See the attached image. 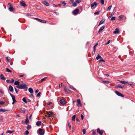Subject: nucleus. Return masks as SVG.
<instances>
[{"mask_svg": "<svg viewBox=\"0 0 135 135\" xmlns=\"http://www.w3.org/2000/svg\"><path fill=\"white\" fill-rule=\"evenodd\" d=\"M99 12L98 11L95 12L94 13L95 15H98L99 14Z\"/></svg>", "mask_w": 135, "mask_h": 135, "instance_id": "obj_48", "label": "nucleus"}, {"mask_svg": "<svg viewBox=\"0 0 135 135\" xmlns=\"http://www.w3.org/2000/svg\"><path fill=\"white\" fill-rule=\"evenodd\" d=\"M9 89L11 92H12L13 90V88L12 86L11 85H9Z\"/></svg>", "mask_w": 135, "mask_h": 135, "instance_id": "obj_19", "label": "nucleus"}, {"mask_svg": "<svg viewBox=\"0 0 135 135\" xmlns=\"http://www.w3.org/2000/svg\"><path fill=\"white\" fill-rule=\"evenodd\" d=\"M119 81L121 83L124 84H127L128 83L127 81H124L119 80Z\"/></svg>", "mask_w": 135, "mask_h": 135, "instance_id": "obj_16", "label": "nucleus"}, {"mask_svg": "<svg viewBox=\"0 0 135 135\" xmlns=\"http://www.w3.org/2000/svg\"><path fill=\"white\" fill-rule=\"evenodd\" d=\"M22 100L26 103H27V102L26 101V100L25 98H23Z\"/></svg>", "mask_w": 135, "mask_h": 135, "instance_id": "obj_32", "label": "nucleus"}, {"mask_svg": "<svg viewBox=\"0 0 135 135\" xmlns=\"http://www.w3.org/2000/svg\"><path fill=\"white\" fill-rule=\"evenodd\" d=\"M14 81V79H12L11 80V83H13Z\"/></svg>", "mask_w": 135, "mask_h": 135, "instance_id": "obj_54", "label": "nucleus"}, {"mask_svg": "<svg viewBox=\"0 0 135 135\" xmlns=\"http://www.w3.org/2000/svg\"><path fill=\"white\" fill-rule=\"evenodd\" d=\"M110 42V40H109L108 42H107L106 43V44H109Z\"/></svg>", "mask_w": 135, "mask_h": 135, "instance_id": "obj_58", "label": "nucleus"}, {"mask_svg": "<svg viewBox=\"0 0 135 135\" xmlns=\"http://www.w3.org/2000/svg\"><path fill=\"white\" fill-rule=\"evenodd\" d=\"M114 14V12H112L111 14L110 15V16H109L108 18H111L112 16Z\"/></svg>", "mask_w": 135, "mask_h": 135, "instance_id": "obj_34", "label": "nucleus"}, {"mask_svg": "<svg viewBox=\"0 0 135 135\" xmlns=\"http://www.w3.org/2000/svg\"><path fill=\"white\" fill-rule=\"evenodd\" d=\"M20 110L23 114H25V113L26 109L24 108L21 109Z\"/></svg>", "mask_w": 135, "mask_h": 135, "instance_id": "obj_22", "label": "nucleus"}, {"mask_svg": "<svg viewBox=\"0 0 135 135\" xmlns=\"http://www.w3.org/2000/svg\"><path fill=\"white\" fill-rule=\"evenodd\" d=\"M6 82L8 83H11V80H6Z\"/></svg>", "mask_w": 135, "mask_h": 135, "instance_id": "obj_51", "label": "nucleus"}, {"mask_svg": "<svg viewBox=\"0 0 135 135\" xmlns=\"http://www.w3.org/2000/svg\"><path fill=\"white\" fill-rule=\"evenodd\" d=\"M25 123L26 124H28L29 123V121L28 120V118L27 117V116L26 119L25 121Z\"/></svg>", "mask_w": 135, "mask_h": 135, "instance_id": "obj_12", "label": "nucleus"}, {"mask_svg": "<svg viewBox=\"0 0 135 135\" xmlns=\"http://www.w3.org/2000/svg\"><path fill=\"white\" fill-rule=\"evenodd\" d=\"M117 87L119 88H123L124 87V86L119 84L118 85Z\"/></svg>", "mask_w": 135, "mask_h": 135, "instance_id": "obj_27", "label": "nucleus"}, {"mask_svg": "<svg viewBox=\"0 0 135 135\" xmlns=\"http://www.w3.org/2000/svg\"><path fill=\"white\" fill-rule=\"evenodd\" d=\"M43 3L45 5L47 6H49V3L46 1H44L43 2Z\"/></svg>", "mask_w": 135, "mask_h": 135, "instance_id": "obj_11", "label": "nucleus"}, {"mask_svg": "<svg viewBox=\"0 0 135 135\" xmlns=\"http://www.w3.org/2000/svg\"><path fill=\"white\" fill-rule=\"evenodd\" d=\"M1 78L3 80H5L6 79L4 77L3 75L2 74L1 75Z\"/></svg>", "mask_w": 135, "mask_h": 135, "instance_id": "obj_23", "label": "nucleus"}, {"mask_svg": "<svg viewBox=\"0 0 135 135\" xmlns=\"http://www.w3.org/2000/svg\"><path fill=\"white\" fill-rule=\"evenodd\" d=\"M10 95H11V97L12 98L13 97V96H15L12 95L11 93H10Z\"/></svg>", "mask_w": 135, "mask_h": 135, "instance_id": "obj_62", "label": "nucleus"}, {"mask_svg": "<svg viewBox=\"0 0 135 135\" xmlns=\"http://www.w3.org/2000/svg\"><path fill=\"white\" fill-rule=\"evenodd\" d=\"M97 5V3L96 2H94L93 3L91 4V7L92 8L94 6H96Z\"/></svg>", "mask_w": 135, "mask_h": 135, "instance_id": "obj_13", "label": "nucleus"}, {"mask_svg": "<svg viewBox=\"0 0 135 135\" xmlns=\"http://www.w3.org/2000/svg\"><path fill=\"white\" fill-rule=\"evenodd\" d=\"M41 121H38L36 122V124L37 126H39L41 124Z\"/></svg>", "mask_w": 135, "mask_h": 135, "instance_id": "obj_24", "label": "nucleus"}, {"mask_svg": "<svg viewBox=\"0 0 135 135\" xmlns=\"http://www.w3.org/2000/svg\"><path fill=\"white\" fill-rule=\"evenodd\" d=\"M25 74H22V75H19V76L20 77H23V76H25Z\"/></svg>", "mask_w": 135, "mask_h": 135, "instance_id": "obj_59", "label": "nucleus"}, {"mask_svg": "<svg viewBox=\"0 0 135 135\" xmlns=\"http://www.w3.org/2000/svg\"><path fill=\"white\" fill-rule=\"evenodd\" d=\"M12 98L13 100L12 104H14V103L15 102H17V101L15 100V96H13V97H12Z\"/></svg>", "mask_w": 135, "mask_h": 135, "instance_id": "obj_14", "label": "nucleus"}, {"mask_svg": "<svg viewBox=\"0 0 135 135\" xmlns=\"http://www.w3.org/2000/svg\"><path fill=\"white\" fill-rule=\"evenodd\" d=\"M39 90L38 89H37L36 90L35 92L36 93H37L38 92Z\"/></svg>", "mask_w": 135, "mask_h": 135, "instance_id": "obj_63", "label": "nucleus"}, {"mask_svg": "<svg viewBox=\"0 0 135 135\" xmlns=\"http://www.w3.org/2000/svg\"><path fill=\"white\" fill-rule=\"evenodd\" d=\"M77 101L78 103L77 106L78 107H81L82 106L81 104V103L80 99H78L77 100Z\"/></svg>", "mask_w": 135, "mask_h": 135, "instance_id": "obj_5", "label": "nucleus"}, {"mask_svg": "<svg viewBox=\"0 0 135 135\" xmlns=\"http://www.w3.org/2000/svg\"><path fill=\"white\" fill-rule=\"evenodd\" d=\"M35 18L37 20H38L39 22H41L42 23H45L46 22L45 20H43L41 19H40L37 18Z\"/></svg>", "mask_w": 135, "mask_h": 135, "instance_id": "obj_10", "label": "nucleus"}, {"mask_svg": "<svg viewBox=\"0 0 135 135\" xmlns=\"http://www.w3.org/2000/svg\"><path fill=\"white\" fill-rule=\"evenodd\" d=\"M81 119L82 120H83V118H84V116L83 115H82V114H81Z\"/></svg>", "mask_w": 135, "mask_h": 135, "instance_id": "obj_55", "label": "nucleus"}, {"mask_svg": "<svg viewBox=\"0 0 135 135\" xmlns=\"http://www.w3.org/2000/svg\"><path fill=\"white\" fill-rule=\"evenodd\" d=\"M97 132L100 135H102L103 134L104 131L103 130H100L99 128H98L97 129Z\"/></svg>", "mask_w": 135, "mask_h": 135, "instance_id": "obj_6", "label": "nucleus"}, {"mask_svg": "<svg viewBox=\"0 0 135 135\" xmlns=\"http://www.w3.org/2000/svg\"><path fill=\"white\" fill-rule=\"evenodd\" d=\"M98 44V43H97L94 46V48H95L97 46Z\"/></svg>", "mask_w": 135, "mask_h": 135, "instance_id": "obj_61", "label": "nucleus"}, {"mask_svg": "<svg viewBox=\"0 0 135 135\" xmlns=\"http://www.w3.org/2000/svg\"><path fill=\"white\" fill-rule=\"evenodd\" d=\"M61 3L63 6H65L66 4V3H65V2L63 1H61Z\"/></svg>", "mask_w": 135, "mask_h": 135, "instance_id": "obj_30", "label": "nucleus"}, {"mask_svg": "<svg viewBox=\"0 0 135 135\" xmlns=\"http://www.w3.org/2000/svg\"><path fill=\"white\" fill-rule=\"evenodd\" d=\"M96 134V132H95L93 131V135L95 134Z\"/></svg>", "mask_w": 135, "mask_h": 135, "instance_id": "obj_64", "label": "nucleus"}, {"mask_svg": "<svg viewBox=\"0 0 135 135\" xmlns=\"http://www.w3.org/2000/svg\"><path fill=\"white\" fill-rule=\"evenodd\" d=\"M105 19H102V20H101L99 22V26L103 24L104 22L105 21Z\"/></svg>", "mask_w": 135, "mask_h": 135, "instance_id": "obj_17", "label": "nucleus"}, {"mask_svg": "<svg viewBox=\"0 0 135 135\" xmlns=\"http://www.w3.org/2000/svg\"><path fill=\"white\" fill-rule=\"evenodd\" d=\"M6 58L7 59V61L8 62H10V61H11V59L10 58H9V57H6Z\"/></svg>", "mask_w": 135, "mask_h": 135, "instance_id": "obj_39", "label": "nucleus"}, {"mask_svg": "<svg viewBox=\"0 0 135 135\" xmlns=\"http://www.w3.org/2000/svg\"><path fill=\"white\" fill-rule=\"evenodd\" d=\"M64 90H65V91L66 92L69 93L70 92V90H69L68 89L66 88H65Z\"/></svg>", "mask_w": 135, "mask_h": 135, "instance_id": "obj_31", "label": "nucleus"}, {"mask_svg": "<svg viewBox=\"0 0 135 135\" xmlns=\"http://www.w3.org/2000/svg\"><path fill=\"white\" fill-rule=\"evenodd\" d=\"M74 2V0H70L69 3L70 4H71L72 3H73Z\"/></svg>", "mask_w": 135, "mask_h": 135, "instance_id": "obj_52", "label": "nucleus"}, {"mask_svg": "<svg viewBox=\"0 0 135 135\" xmlns=\"http://www.w3.org/2000/svg\"><path fill=\"white\" fill-rule=\"evenodd\" d=\"M28 90L31 93H32L33 92V89L31 88H29L28 89Z\"/></svg>", "mask_w": 135, "mask_h": 135, "instance_id": "obj_20", "label": "nucleus"}, {"mask_svg": "<svg viewBox=\"0 0 135 135\" xmlns=\"http://www.w3.org/2000/svg\"><path fill=\"white\" fill-rule=\"evenodd\" d=\"M101 56H100L99 54L97 55V57H96V59L97 60H98L99 59L101 58Z\"/></svg>", "mask_w": 135, "mask_h": 135, "instance_id": "obj_29", "label": "nucleus"}, {"mask_svg": "<svg viewBox=\"0 0 135 135\" xmlns=\"http://www.w3.org/2000/svg\"><path fill=\"white\" fill-rule=\"evenodd\" d=\"M52 103V102H49L48 104H47L48 105H50V104H51Z\"/></svg>", "mask_w": 135, "mask_h": 135, "instance_id": "obj_60", "label": "nucleus"}, {"mask_svg": "<svg viewBox=\"0 0 135 135\" xmlns=\"http://www.w3.org/2000/svg\"><path fill=\"white\" fill-rule=\"evenodd\" d=\"M6 71L8 72H10V73H11L12 71L10 70L8 68H6Z\"/></svg>", "mask_w": 135, "mask_h": 135, "instance_id": "obj_38", "label": "nucleus"}, {"mask_svg": "<svg viewBox=\"0 0 135 135\" xmlns=\"http://www.w3.org/2000/svg\"><path fill=\"white\" fill-rule=\"evenodd\" d=\"M38 133L40 135H44V131L43 129L39 128L38 129Z\"/></svg>", "mask_w": 135, "mask_h": 135, "instance_id": "obj_2", "label": "nucleus"}, {"mask_svg": "<svg viewBox=\"0 0 135 135\" xmlns=\"http://www.w3.org/2000/svg\"><path fill=\"white\" fill-rule=\"evenodd\" d=\"M29 133V132L28 131H26L24 133L25 135H27Z\"/></svg>", "mask_w": 135, "mask_h": 135, "instance_id": "obj_33", "label": "nucleus"}, {"mask_svg": "<svg viewBox=\"0 0 135 135\" xmlns=\"http://www.w3.org/2000/svg\"><path fill=\"white\" fill-rule=\"evenodd\" d=\"M31 127L30 125H28L27 127V129L28 130H29L31 128Z\"/></svg>", "mask_w": 135, "mask_h": 135, "instance_id": "obj_40", "label": "nucleus"}, {"mask_svg": "<svg viewBox=\"0 0 135 135\" xmlns=\"http://www.w3.org/2000/svg\"><path fill=\"white\" fill-rule=\"evenodd\" d=\"M112 7V6L111 5L109 6L107 9L106 11H109L110 10V9Z\"/></svg>", "mask_w": 135, "mask_h": 135, "instance_id": "obj_26", "label": "nucleus"}, {"mask_svg": "<svg viewBox=\"0 0 135 135\" xmlns=\"http://www.w3.org/2000/svg\"><path fill=\"white\" fill-rule=\"evenodd\" d=\"M46 78L45 77L44 78H43L41 80V81L42 82H43V81H44L45 80V79Z\"/></svg>", "mask_w": 135, "mask_h": 135, "instance_id": "obj_50", "label": "nucleus"}, {"mask_svg": "<svg viewBox=\"0 0 135 135\" xmlns=\"http://www.w3.org/2000/svg\"><path fill=\"white\" fill-rule=\"evenodd\" d=\"M13 132V131H11L9 130H7L6 133H9V134H11Z\"/></svg>", "mask_w": 135, "mask_h": 135, "instance_id": "obj_37", "label": "nucleus"}, {"mask_svg": "<svg viewBox=\"0 0 135 135\" xmlns=\"http://www.w3.org/2000/svg\"><path fill=\"white\" fill-rule=\"evenodd\" d=\"M105 26H103L102 27H101L99 29L100 31H102L103 29L104 28Z\"/></svg>", "mask_w": 135, "mask_h": 135, "instance_id": "obj_28", "label": "nucleus"}, {"mask_svg": "<svg viewBox=\"0 0 135 135\" xmlns=\"http://www.w3.org/2000/svg\"><path fill=\"white\" fill-rule=\"evenodd\" d=\"M46 114L47 115V117L48 118L52 117L53 114V113L52 112H47Z\"/></svg>", "mask_w": 135, "mask_h": 135, "instance_id": "obj_3", "label": "nucleus"}, {"mask_svg": "<svg viewBox=\"0 0 135 135\" xmlns=\"http://www.w3.org/2000/svg\"><path fill=\"white\" fill-rule=\"evenodd\" d=\"M40 94H41V93L40 92H39L37 94V97H39L40 95Z\"/></svg>", "mask_w": 135, "mask_h": 135, "instance_id": "obj_49", "label": "nucleus"}, {"mask_svg": "<svg viewBox=\"0 0 135 135\" xmlns=\"http://www.w3.org/2000/svg\"><path fill=\"white\" fill-rule=\"evenodd\" d=\"M20 5L22 6L25 7L26 6V4H25V3L23 1H22L20 3Z\"/></svg>", "mask_w": 135, "mask_h": 135, "instance_id": "obj_8", "label": "nucleus"}, {"mask_svg": "<svg viewBox=\"0 0 135 135\" xmlns=\"http://www.w3.org/2000/svg\"><path fill=\"white\" fill-rule=\"evenodd\" d=\"M102 61V62H104V60L103 59V58L101 57V58L99 60V61Z\"/></svg>", "mask_w": 135, "mask_h": 135, "instance_id": "obj_47", "label": "nucleus"}, {"mask_svg": "<svg viewBox=\"0 0 135 135\" xmlns=\"http://www.w3.org/2000/svg\"><path fill=\"white\" fill-rule=\"evenodd\" d=\"M79 12V9H77L75 10L73 12V14L74 15H76Z\"/></svg>", "mask_w": 135, "mask_h": 135, "instance_id": "obj_9", "label": "nucleus"}, {"mask_svg": "<svg viewBox=\"0 0 135 135\" xmlns=\"http://www.w3.org/2000/svg\"><path fill=\"white\" fill-rule=\"evenodd\" d=\"M100 3L101 4L103 5L104 4V0H100Z\"/></svg>", "mask_w": 135, "mask_h": 135, "instance_id": "obj_44", "label": "nucleus"}, {"mask_svg": "<svg viewBox=\"0 0 135 135\" xmlns=\"http://www.w3.org/2000/svg\"><path fill=\"white\" fill-rule=\"evenodd\" d=\"M76 3L75 2H73V5L72 6H73V7H76V6H77V5Z\"/></svg>", "mask_w": 135, "mask_h": 135, "instance_id": "obj_41", "label": "nucleus"}, {"mask_svg": "<svg viewBox=\"0 0 135 135\" xmlns=\"http://www.w3.org/2000/svg\"><path fill=\"white\" fill-rule=\"evenodd\" d=\"M6 111H7V110H6L4 109H0V112H5Z\"/></svg>", "mask_w": 135, "mask_h": 135, "instance_id": "obj_36", "label": "nucleus"}, {"mask_svg": "<svg viewBox=\"0 0 135 135\" xmlns=\"http://www.w3.org/2000/svg\"><path fill=\"white\" fill-rule=\"evenodd\" d=\"M70 88L71 89L73 90L74 91L75 90H76V89L75 88H74L73 87H70Z\"/></svg>", "mask_w": 135, "mask_h": 135, "instance_id": "obj_45", "label": "nucleus"}, {"mask_svg": "<svg viewBox=\"0 0 135 135\" xmlns=\"http://www.w3.org/2000/svg\"><path fill=\"white\" fill-rule=\"evenodd\" d=\"M104 82H105L106 83H110V82L109 81H104Z\"/></svg>", "mask_w": 135, "mask_h": 135, "instance_id": "obj_57", "label": "nucleus"}, {"mask_svg": "<svg viewBox=\"0 0 135 135\" xmlns=\"http://www.w3.org/2000/svg\"><path fill=\"white\" fill-rule=\"evenodd\" d=\"M115 92L119 96L121 97H124V95H123L122 94L117 91H115Z\"/></svg>", "mask_w": 135, "mask_h": 135, "instance_id": "obj_4", "label": "nucleus"}, {"mask_svg": "<svg viewBox=\"0 0 135 135\" xmlns=\"http://www.w3.org/2000/svg\"><path fill=\"white\" fill-rule=\"evenodd\" d=\"M128 85H130L131 86H133L134 85H135V83L133 82H131L130 83H128Z\"/></svg>", "mask_w": 135, "mask_h": 135, "instance_id": "obj_18", "label": "nucleus"}, {"mask_svg": "<svg viewBox=\"0 0 135 135\" xmlns=\"http://www.w3.org/2000/svg\"><path fill=\"white\" fill-rule=\"evenodd\" d=\"M26 85L25 84L19 85L17 86V88L19 89H24L26 87Z\"/></svg>", "mask_w": 135, "mask_h": 135, "instance_id": "obj_1", "label": "nucleus"}, {"mask_svg": "<svg viewBox=\"0 0 135 135\" xmlns=\"http://www.w3.org/2000/svg\"><path fill=\"white\" fill-rule=\"evenodd\" d=\"M15 89L16 93H18V91L17 89L16 88H15Z\"/></svg>", "mask_w": 135, "mask_h": 135, "instance_id": "obj_56", "label": "nucleus"}, {"mask_svg": "<svg viewBox=\"0 0 135 135\" xmlns=\"http://www.w3.org/2000/svg\"><path fill=\"white\" fill-rule=\"evenodd\" d=\"M115 19V17H114L113 16L112 17L110 20L111 21L114 20Z\"/></svg>", "mask_w": 135, "mask_h": 135, "instance_id": "obj_42", "label": "nucleus"}, {"mask_svg": "<svg viewBox=\"0 0 135 135\" xmlns=\"http://www.w3.org/2000/svg\"><path fill=\"white\" fill-rule=\"evenodd\" d=\"M4 102L1 101L0 102V105H2L4 104Z\"/></svg>", "mask_w": 135, "mask_h": 135, "instance_id": "obj_53", "label": "nucleus"}, {"mask_svg": "<svg viewBox=\"0 0 135 135\" xmlns=\"http://www.w3.org/2000/svg\"><path fill=\"white\" fill-rule=\"evenodd\" d=\"M60 103L62 104H64L65 103V101L64 99H61L60 101Z\"/></svg>", "mask_w": 135, "mask_h": 135, "instance_id": "obj_21", "label": "nucleus"}, {"mask_svg": "<svg viewBox=\"0 0 135 135\" xmlns=\"http://www.w3.org/2000/svg\"><path fill=\"white\" fill-rule=\"evenodd\" d=\"M81 0H76V1H75V2L76 3H80V2H81Z\"/></svg>", "mask_w": 135, "mask_h": 135, "instance_id": "obj_43", "label": "nucleus"}, {"mask_svg": "<svg viewBox=\"0 0 135 135\" xmlns=\"http://www.w3.org/2000/svg\"><path fill=\"white\" fill-rule=\"evenodd\" d=\"M75 116H76V115H74L73 116L72 118V120L73 121L75 120Z\"/></svg>", "mask_w": 135, "mask_h": 135, "instance_id": "obj_35", "label": "nucleus"}, {"mask_svg": "<svg viewBox=\"0 0 135 135\" xmlns=\"http://www.w3.org/2000/svg\"><path fill=\"white\" fill-rule=\"evenodd\" d=\"M19 83H20V82L19 81H15L14 84L15 85H19Z\"/></svg>", "mask_w": 135, "mask_h": 135, "instance_id": "obj_25", "label": "nucleus"}, {"mask_svg": "<svg viewBox=\"0 0 135 135\" xmlns=\"http://www.w3.org/2000/svg\"><path fill=\"white\" fill-rule=\"evenodd\" d=\"M9 9L11 12H14L15 11V9L12 7H10L9 8Z\"/></svg>", "mask_w": 135, "mask_h": 135, "instance_id": "obj_15", "label": "nucleus"}, {"mask_svg": "<svg viewBox=\"0 0 135 135\" xmlns=\"http://www.w3.org/2000/svg\"><path fill=\"white\" fill-rule=\"evenodd\" d=\"M120 32L119 28H116L115 30L113 31V33L114 34L118 33Z\"/></svg>", "mask_w": 135, "mask_h": 135, "instance_id": "obj_7", "label": "nucleus"}, {"mask_svg": "<svg viewBox=\"0 0 135 135\" xmlns=\"http://www.w3.org/2000/svg\"><path fill=\"white\" fill-rule=\"evenodd\" d=\"M83 132L84 134H85L86 133V130L84 129H83Z\"/></svg>", "mask_w": 135, "mask_h": 135, "instance_id": "obj_46", "label": "nucleus"}]
</instances>
